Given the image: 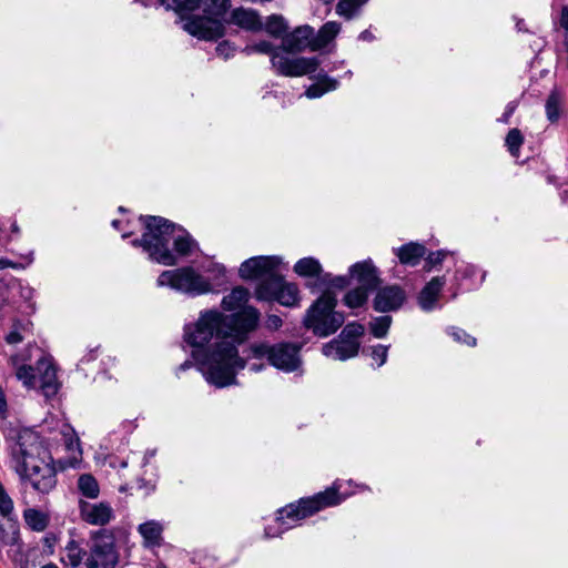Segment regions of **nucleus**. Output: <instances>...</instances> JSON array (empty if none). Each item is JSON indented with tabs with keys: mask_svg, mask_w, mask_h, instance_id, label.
Wrapping results in <instances>:
<instances>
[{
	"mask_svg": "<svg viewBox=\"0 0 568 568\" xmlns=\"http://www.w3.org/2000/svg\"><path fill=\"white\" fill-rule=\"evenodd\" d=\"M343 485L344 483L342 480H336L332 487L327 488L325 491L318 493L310 498H303L296 504H290L285 506L278 510V517L276 518V525L278 526V529L268 527L265 529V536H280V534L284 530L294 527L298 521L314 515L315 513L324 508L341 504L347 496L352 494H339Z\"/></svg>",
	"mask_w": 568,
	"mask_h": 568,
	"instance_id": "39448f33",
	"label": "nucleus"
},
{
	"mask_svg": "<svg viewBox=\"0 0 568 568\" xmlns=\"http://www.w3.org/2000/svg\"><path fill=\"white\" fill-rule=\"evenodd\" d=\"M562 104V97L552 91L546 101V115L550 122H556L559 119Z\"/></svg>",
	"mask_w": 568,
	"mask_h": 568,
	"instance_id": "c756f323",
	"label": "nucleus"
},
{
	"mask_svg": "<svg viewBox=\"0 0 568 568\" xmlns=\"http://www.w3.org/2000/svg\"><path fill=\"white\" fill-rule=\"evenodd\" d=\"M13 509V503L11 498L4 494L0 497V515L8 516Z\"/></svg>",
	"mask_w": 568,
	"mask_h": 568,
	"instance_id": "79ce46f5",
	"label": "nucleus"
},
{
	"mask_svg": "<svg viewBox=\"0 0 568 568\" xmlns=\"http://www.w3.org/2000/svg\"><path fill=\"white\" fill-rule=\"evenodd\" d=\"M189 367H190V363H189V362H185L184 364H182V365L180 366V368H181V369H186V368H189Z\"/></svg>",
	"mask_w": 568,
	"mask_h": 568,
	"instance_id": "13d9d810",
	"label": "nucleus"
},
{
	"mask_svg": "<svg viewBox=\"0 0 568 568\" xmlns=\"http://www.w3.org/2000/svg\"><path fill=\"white\" fill-rule=\"evenodd\" d=\"M118 559L113 539L109 536L95 538L89 554L77 541L70 540L61 557L62 562L72 568H114Z\"/></svg>",
	"mask_w": 568,
	"mask_h": 568,
	"instance_id": "0eeeda50",
	"label": "nucleus"
},
{
	"mask_svg": "<svg viewBox=\"0 0 568 568\" xmlns=\"http://www.w3.org/2000/svg\"><path fill=\"white\" fill-rule=\"evenodd\" d=\"M79 513L83 521L92 526L108 525L114 518V511L106 501L90 503L79 500Z\"/></svg>",
	"mask_w": 568,
	"mask_h": 568,
	"instance_id": "4468645a",
	"label": "nucleus"
},
{
	"mask_svg": "<svg viewBox=\"0 0 568 568\" xmlns=\"http://www.w3.org/2000/svg\"><path fill=\"white\" fill-rule=\"evenodd\" d=\"M7 267L18 268L19 264H17L8 258H0V271L4 270Z\"/></svg>",
	"mask_w": 568,
	"mask_h": 568,
	"instance_id": "3c124183",
	"label": "nucleus"
},
{
	"mask_svg": "<svg viewBox=\"0 0 568 568\" xmlns=\"http://www.w3.org/2000/svg\"><path fill=\"white\" fill-rule=\"evenodd\" d=\"M560 23L568 31V7L562 9Z\"/></svg>",
	"mask_w": 568,
	"mask_h": 568,
	"instance_id": "603ef678",
	"label": "nucleus"
},
{
	"mask_svg": "<svg viewBox=\"0 0 568 568\" xmlns=\"http://www.w3.org/2000/svg\"><path fill=\"white\" fill-rule=\"evenodd\" d=\"M359 351V342L343 338L342 335L336 339L325 344L322 348L323 354L334 361H346L355 357Z\"/></svg>",
	"mask_w": 568,
	"mask_h": 568,
	"instance_id": "f3484780",
	"label": "nucleus"
},
{
	"mask_svg": "<svg viewBox=\"0 0 568 568\" xmlns=\"http://www.w3.org/2000/svg\"><path fill=\"white\" fill-rule=\"evenodd\" d=\"M165 10H173L181 17L203 8L205 17H194L183 23V29L201 40H216L224 36L225 27L217 20L231 7V0H159Z\"/></svg>",
	"mask_w": 568,
	"mask_h": 568,
	"instance_id": "20e7f679",
	"label": "nucleus"
},
{
	"mask_svg": "<svg viewBox=\"0 0 568 568\" xmlns=\"http://www.w3.org/2000/svg\"><path fill=\"white\" fill-rule=\"evenodd\" d=\"M476 272V267L474 265H465L463 271L458 270L457 271V274H460L463 275V277L465 276H470L473 274H475ZM456 278H458V275H456Z\"/></svg>",
	"mask_w": 568,
	"mask_h": 568,
	"instance_id": "8fccbe9b",
	"label": "nucleus"
},
{
	"mask_svg": "<svg viewBox=\"0 0 568 568\" xmlns=\"http://www.w3.org/2000/svg\"><path fill=\"white\" fill-rule=\"evenodd\" d=\"M446 284L445 277H433L420 291L418 295V305L425 312H430L438 307V300L443 287Z\"/></svg>",
	"mask_w": 568,
	"mask_h": 568,
	"instance_id": "6ab92c4d",
	"label": "nucleus"
},
{
	"mask_svg": "<svg viewBox=\"0 0 568 568\" xmlns=\"http://www.w3.org/2000/svg\"><path fill=\"white\" fill-rule=\"evenodd\" d=\"M322 280L325 281V282L329 281L333 286L338 287V288H343V287H345L348 284V281L345 277H342V276H338V277H335V278L331 280V275L329 274H324Z\"/></svg>",
	"mask_w": 568,
	"mask_h": 568,
	"instance_id": "49530a36",
	"label": "nucleus"
},
{
	"mask_svg": "<svg viewBox=\"0 0 568 568\" xmlns=\"http://www.w3.org/2000/svg\"><path fill=\"white\" fill-rule=\"evenodd\" d=\"M247 55L260 53L271 55V62L275 71L284 77H302L316 71L320 62L316 58H290L281 49L275 50L267 40L250 43L244 48Z\"/></svg>",
	"mask_w": 568,
	"mask_h": 568,
	"instance_id": "6e6552de",
	"label": "nucleus"
},
{
	"mask_svg": "<svg viewBox=\"0 0 568 568\" xmlns=\"http://www.w3.org/2000/svg\"><path fill=\"white\" fill-rule=\"evenodd\" d=\"M361 39L363 40H369L371 39V33L368 31H364L361 33Z\"/></svg>",
	"mask_w": 568,
	"mask_h": 568,
	"instance_id": "6e6d98bb",
	"label": "nucleus"
},
{
	"mask_svg": "<svg viewBox=\"0 0 568 568\" xmlns=\"http://www.w3.org/2000/svg\"><path fill=\"white\" fill-rule=\"evenodd\" d=\"M282 326V318L277 315H268L265 321V327L270 331H276Z\"/></svg>",
	"mask_w": 568,
	"mask_h": 568,
	"instance_id": "c03bdc74",
	"label": "nucleus"
},
{
	"mask_svg": "<svg viewBox=\"0 0 568 568\" xmlns=\"http://www.w3.org/2000/svg\"><path fill=\"white\" fill-rule=\"evenodd\" d=\"M120 224H121V221H119V220H114L112 222V225L114 229H116L119 231H123L122 237H128L131 234V232H126L124 229H121Z\"/></svg>",
	"mask_w": 568,
	"mask_h": 568,
	"instance_id": "864d4df0",
	"label": "nucleus"
},
{
	"mask_svg": "<svg viewBox=\"0 0 568 568\" xmlns=\"http://www.w3.org/2000/svg\"><path fill=\"white\" fill-rule=\"evenodd\" d=\"M13 509V503L11 498L4 494L0 497V515L8 516Z\"/></svg>",
	"mask_w": 568,
	"mask_h": 568,
	"instance_id": "a19ab883",
	"label": "nucleus"
},
{
	"mask_svg": "<svg viewBox=\"0 0 568 568\" xmlns=\"http://www.w3.org/2000/svg\"><path fill=\"white\" fill-rule=\"evenodd\" d=\"M294 272L301 277L323 278V267L314 257H303L294 265Z\"/></svg>",
	"mask_w": 568,
	"mask_h": 568,
	"instance_id": "393cba45",
	"label": "nucleus"
},
{
	"mask_svg": "<svg viewBox=\"0 0 568 568\" xmlns=\"http://www.w3.org/2000/svg\"><path fill=\"white\" fill-rule=\"evenodd\" d=\"M263 368H264V365H263V364H261V365L252 364V365L250 366V369H251V371H253V372H260V371H262Z\"/></svg>",
	"mask_w": 568,
	"mask_h": 568,
	"instance_id": "5fc2aeb1",
	"label": "nucleus"
},
{
	"mask_svg": "<svg viewBox=\"0 0 568 568\" xmlns=\"http://www.w3.org/2000/svg\"><path fill=\"white\" fill-rule=\"evenodd\" d=\"M161 287H170L176 292L197 296L212 291L211 282L193 267H180L162 272L156 281Z\"/></svg>",
	"mask_w": 568,
	"mask_h": 568,
	"instance_id": "9b49d317",
	"label": "nucleus"
},
{
	"mask_svg": "<svg viewBox=\"0 0 568 568\" xmlns=\"http://www.w3.org/2000/svg\"><path fill=\"white\" fill-rule=\"evenodd\" d=\"M368 0H339L336 6V13L345 19H352L362 6Z\"/></svg>",
	"mask_w": 568,
	"mask_h": 568,
	"instance_id": "c85d7f7f",
	"label": "nucleus"
},
{
	"mask_svg": "<svg viewBox=\"0 0 568 568\" xmlns=\"http://www.w3.org/2000/svg\"><path fill=\"white\" fill-rule=\"evenodd\" d=\"M372 358L376 363L377 367L383 366L388 356V347L385 345H376L372 347Z\"/></svg>",
	"mask_w": 568,
	"mask_h": 568,
	"instance_id": "58836bf2",
	"label": "nucleus"
},
{
	"mask_svg": "<svg viewBox=\"0 0 568 568\" xmlns=\"http://www.w3.org/2000/svg\"><path fill=\"white\" fill-rule=\"evenodd\" d=\"M156 568H166V567L163 565H159Z\"/></svg>",
	"mask_w": 568,
	"mask_h": 568,
	"instance_id": "680f3d73",
	"label": "nucleus"
},
{
	"mask_svg": "<svg viewBox=\"0 0 568 568\" xmlns=\"http://www.w3.org/2000/svg\"><path fill=\"white\" fill-rule=\"evenodd\" d=\"M142 237L132 241L133 246H141L151 261L162 265H175L178 256L185 257L197 250V244L190 234L161 216H141Z\"/></svg>",
	"mask_w": 568,
	"mask_h": 568,
	"instance_id": "7ed1b4c3",
	"label": "nucleus"
},
{
	"mask_svg": "<svg viewBox=\"0 0 568 568\" xmlns=\"http://www.w3.org/2000/svg\"><path fill=\"white\" fill-rule=\"evenodd\" d=\"M63 436L65 437V447L71 454V459L68 463L70 466H74L77 463H79L81 458V449L79 446L78 438L73 437V434L69 427L64 426V430L62 432Z\"/></svg>",
	"mask_w": 568,
	"mask_h": 568,
	"instance_id": "473e14b6",
	"label": "nucleus"
},
{
	"mask_svg": "<svg viewBox=\"0 0 568 568\" xmlns=\"http://www.w3.org/2000/svg\"><path fill=\"white\" fill-rule=\"evenodd\" d=\"M368 291L365 287L358 286L352 291H349L344 296V303L349 308H357L363 306L368 297Z\"/></svg>",
	"mask_w": 568,
	"mask_h": 568,
	"instance_id": "7c9ffc66",
	"label": "nucleus"
},
{
	"mask_svg": "<svg viewBox=\"0 0 568 568\" xmlns=\"http://www.w3.org/2000/svg\"><path fill=\"white\" fill-rule=\"evenodd\" d=\"M254 296L257 301H277L286 307L296 306L300 302L297 285L285 282L280 274L267 281H261L255 288Z\"/></svg>",
	"mask_w": 568,
	"mask_h": 568,
	"instance_id": "f8f14e48",
	"label": "nucleus"
},
{
	"mask_svg": "<svg viewBox=\"0 0 568 568\" xmlns=\"http://www.w3.org/2000/svg\"><path fill=\"white\" fill-rule=\"evenodd\" d=\"M282 264V258L276 255L272 256H254L245 260L240 268L239 274L243 280L267 281L273 276H277L276 268Z\"/></svg>",
	"mask_w": 568,
	"mask_h": 568,
	"instance_id": "ddd939ff",
	"label": "nucleus"
},
{
	"mask_svg": "<svg viewBox=\"0 0 568 568\" xmlns=\"http://www.w3.org/2000/svg\"><path fill=\"white\" fill-rule=\"evenodd\" d=\"M10 466L23 485L41 494H48L57 484L53 457L33 429L17 433L10 445Z\"/></svg>",
	"mask_w": 568,
	"mask_h": 568,
	"instance_id": "f03ea898",
	"label": "nucleus"
},
{
	"mask_svg": "<svg viewBox=\"0 0 568 568\" xmlns=\"http://www.w3.org/2000/svg\"><path fill=\"white\" fill-rule=\"evenodd\" d=\"M216 52L220 57L227 59L234 52V48L229 42H221L216 47Z\"/></svg>",
	"mask_w": 568,
	"mask_h": 568,
	"instance_id": "a18cd8bd",
	"label": "nucleus"
},
{
	"mask_svg": "<svg viewBox=\"0 0 568 568\" xmlns=\"http://www.w3.org/2000/svg\"><path fill=\"white\" fill-rule=\"evenodd\" d=\"M265 31L276 38H281L287 30V23L282 16L272 14L264 26Z\"/></svg>",
	"mask_w": 568,
	"mask_h": 568,
	"instance_id": "2f4dec72",
	"label": "nucleus"
},
{
	"mask_svg": "<svg viewBox=\"0 0 568 568\" xmlns=\"http://www.w3.org/2000/svg\"><path fill=\"white\" fill-rule=\"evenodd\" d=\"M314 30L310 26L297 27L293 32L283 37L281 51L286 53L301 52L305 48H312Z\"/></svg>",
	"mask_w": 568,
	"mask_h": 568,
	"instance_id": "a211bd4d",
	"label": "nucleus"
},
{
	"mask_svg": "<svg viewBox=\"0 0 568 568\" xmlns=\"http://www.w3.org/2000/svg\"><path fill=\"white\" fill-rule=\"evenodd\" d=\"M337 87V80L326 74H320L317 81L307 88V90L305 91V95L308 99L321 98L323 94L336 90Z\"/></svg>",
	"mask_w": 568,
	"mask_h": 568,
	"instance_id": "a878e982",
	"label": "nucleus"
},
{
	"mask_svg": "<svg viewBox=\"0 0 568 568\" xmlns=\"http://www.w3.org/2000/svg\"><path fill=\"white\" fill-rule=\"evenodd\" d=\"M349 275L361 284L359 286L366 290H372L378 284L377 270L371 260L352 265Z\"/></svg>",
	"mask_w": 568,
	"mask_h": 568,
	"instance_id": "aec40b11",
	"label": "nucleus"
},
{
	"mask_svg": "<svg viewBox=\"0 0 568 568\" xmlns=\"http://www.w3.org/2000/svg\"><path fill=\"white\" fill-rule=\"evenodd\" d=\"M336 303L332 293H324L308 308L304 318L305 326L320 337L335 333L345 321L344 315L334 310Z\"/></svg>",
	"mask_w": 568,
	"mask_h": 568,
	"instance_id": "1a4fd4ad",
	"label": "nucleus"
},
{
	"mask_svg": "<svg viewBox=\"0 0 568 568\" xmlns=\"http://www.w3.org/2000/svg\"><path fill=\"white\" fill-rule=\"evenodd\" d=\"M77 487L79 493L85 498L95 499L99 497L100 486L91 474L80 475Z\"/></svg>",
	"mask_w": 568,
	"mask_h": 568,
	"instance_id": "bb28decb",
	"label": "nucleus"
},
{
	"mask_svg": "<svg viewBox=\"0 0 568 568\" xmlns=\"http://www.w3.org/2000/svg\"><path fill=\"white\" fill-rule=\"evenodd\" d=\"M248 298V290L237 286L222 298L221 306L226 312H235L234 314H239L248 307L246 305Z\"/></svg>",
	"mask_w": 568,
	"mask_h": 568,
	"instance_id": "412c9836",
	"label": "nucleus"
},
{
	"mask_svg": "<svg viewBox=\"0 0 568 568\" xmlns=\"http://www.w3.org/2000/svg\"><path fill=\"white\" fill-rule=\"evenodd\" d=\"M42 568H59V567L54 564H47Z\"/></svg>",
	"mask_w": 568,
	"mask_h": 568,
	"instance_id": "4d7b16f0",
	"label": "nucleus"
},
{
	"mask_svg": "<svg viewBox=\"0 0 568 568\" xmlns=\"http://www.w3.org/2000/svg\"><path fill=\"white\" fill-rule=\"evenodd\" d=\"M138 531L143 538V546L146 548L160 547L163 541V525L156 520H148L138 527Z\"/></svg>",
	"mask_w": 568,
	"mask_h": 568,
	"instance_id": "4be33fe9",
	"label": "nucleus"
},
{
	"mask_svg": "<svg viewBox=\"0 0 568 568\" xmlns=\"http://www.w3.org/2000/svg\"><path fill=\"white\" fill-rule=\"evenodd\" d=\"M452 336L455 341L464 343L468 346H474L476 344V339L469 336L466 332L459 328H453L450 332Z\"/></svg>",
	"mask_w": 568,
	"mask_h": 568,
	"instance_id": "ea45409f",
	"label": "nucleus"
},
{
	"mask_svg": "<svg viewBox=\"0 0 568 568\" xmlns=\"http://www.w3.org/2000/svg\"><path fill=\"white\" fill-rule=\"evenodd\" d=\"M365 328L362 324L357 322L348 323L343 331L341 332V335L343 338H348L353 341H358V338L364 334Z\"/></svg>",
	"mask_w": 568,
	"mask_h": 568,
	"instance_id": "c9c22d12",
	"label": "nucleus"
},
{
	"mask_svg": "<svg viewBox=\"0 0 568 568\" xmlns=\"http://www.w3.org/2000/svg\"><path fill=\"white\" fill-rule=\"evenodd\" d=\"M17 539L18 532L16 526L12 523H8L7 527L0 526V540L3 544H14Z\"/></svg>",
	"mask_w": 568,
	"mask_h": 568,
	"instance_id": "e433bc0d",
	"label": "nucleus"
},
{
	"mask_svg": "<svg viewBox=\"0 0 568 568\" xmlns=\"http://www.w3.org/2000/svg\"><path fill=\"white\" fill-rule=\"evenodd\" d=\"M341 31V24L336 21L326 22L312 40V50H321L331 43Z\"/></svg>",
	"mask_w": 568,
	"mask_h": 568,
	"instance_id": "b1692460",
	"label": "nucleus"
},
{
	"mask_svg": "<svg viewBox=\"0 0 568 568\" xmlns=\"http://www.w3.org/2000/svg\"><path fill=\"white\" fill-rule=\"evenodd\" d=\"M260 312L247 307L227 316L219 310H204L184 326V341L207 383L222 388L236 383L237 372L245 367L237 346L254 331Z\"/></svg>",
	"mask_w": 568,
	"mask_h": 568,
	"instance_id": "f257e3e1",
	"label": "nucleus"
},
{
	"mask_svg": "<svg viewBox=\"0 0 568 568\" xmlns=\"http://www.w3.org/2000/svg\"><path fill=\"white\" fill-rule=\"evenodd\" d=\"M517 108V103L516 102H510L507 106H506V110H505V113L503 114V116L499 119L501 122H508L509 118L511 116V114L514 113V111L516 110Z\"/></svg>",
	"mask_w": 568,
	"mask_h": 568,
	"instance_id": "de8ad7c7",
	"label": "nucleus"
},
{
	"mask_svg": "<svg viewBox=\"0 0 568 568\" xmlns=\"http://www.w3.org/2000/svg\"><path fill=\"white\" fill-rule=\"evenodd\" d=\"M27 359L22 354L11 357L17 379L27 388L40 389L48 398L54 396L60 388V382L52 357L42 355L37 359L36 367L28 365Z\"/></svg>",
	"mask_w": 568,
	"mask_h": 568,
	"instance_id": "423d86ee",
	"label": "nucleus"
},
{
	"mask_svg": "<svg viewBox=\"0 0 568 568\" xmlns=\"http://www.w3.org/2000/svg\"><path fill=\"white\" fill-rule=\"evenodd\" d=\"M12 231L13 232H18L19 231V229H18V226L16 224L12 225Z\"/></svg>",
	"mask_w": 568,
	"mask_h": 568,
	"instance_id": "052dcab7",
	"label": "nucleus"
},
{
	"mask_svg": "<svg viewBox=\"0 0 568 568\" xmlns=\"http://www.w3.org/2000/svg\"><path fill=\"white\" fill-rule=\"evenodd\" d=\"M226 22L248 32H257L263 29L262 17L257 10L237 7L230 11Z\"/></svg>",
	"mask_w": 568,
	"mask_h": 568,
	"instance_id": "2eb2a0df",
	"label": "nucleus"
},
{
	"mask_svg": "<svg viewBox=\"0 0 568 568\" xmlns=\"http://www.w3.org/2000/svg\"><path fill=\"white\" fill-rule=\"evenodd\" d=\"M393 251L400 264L408 266H416L426 254V247L414 242L404 244Z\"/></svg>",
	"mask_w": 568,
	"mask_h": 568,
	"instance_id": "5701e85b",
	"label": "nucleus"
},
{
	"mask_svg": "<svg viewBox=\"0 0 568 568\" xmlns=\"http://www.w3.org/2000/svg\"><path fill=\"white\" fill-rule=\"evenodd\" d=\"M406 300L405 292L397 285L381 288L374 298V308L386 313L398 310Z\"/></svg>",
	"mask_w": 568,
	"mask_h": 568,
	"instance_id": "dca6fc26",
	"label": "nucleus"
},
{
	"mask_svg": "<svg viewBox=\"0 0 568 568\" xmlns=\"http://www.w3.org/2000/svg\"><path fill=\"white\" fill-rule=\"evenodd\" d=\"M7 342L9 344H18L20 343L23 338L22 336L18 333V332H11L10 334L7 335L6 337Z\"/></svg>",
	"mask_w": 568,
	"mask_h": 568,
	"instance_id": "09e8293b",
	"label": "nucleus"
},
{
	"mask_svg": "<svg viewBox=\"0 0 568 568\" xmlns=\"http://www.w3.org/2000/svg\"><path fill=\"white\" fill-rule=\"evenodd\" d=\"M23 517L32 530L43 531L48 526V516L38 509L29 508L24 510Z\"/></svg>",
	"mask_w": 568,
	"mask_h": 568,
	"instance_id": "cd10ccee",
	"label": "nucleus"
},
{
	"mask_svg": "<svg viewBox=\"0 0 568 568\" xmlns=\"http://www.w3.org/2000/svg\"><path fill=\"white\" fill-rule=\"evenodd\" d=\"M390 324L392 317L388 315H384L372 320L369 323V328L372 334L376 338H383L387 335Z\"/></svg>",
	"mask_w": 568,
	"mask_h": 568,
	"instance_id": "72a5a7b5",
	"label": "nucleus"
},
{
	"mask_svg": "<svg viewBox=\"0 0 568 568\" xmlns=\"http://www.w3.org/2000/svg\"><path fill=\"white\" fill-rule=\"evenodd\" d=\"M253 358L266 359L267 363L285 373H302V358L300 348L292 343L268 344L266 342L253 343L250 346Z\"/></svg>",
	"mask_w": 568,
	"mask_h": 568,
	"instance_id": "9d476101",
	"label": "nucleus"
},
{
	"mask_svg": "<svg viewBox=\"0 0 568 568\" xmlns=\"http://www.w3.org/2000/svg\"><path fill=\"white\" fill-rule=\"evenodd\" d=\"M524 142V136L518 129H511L506 136V145L514 158L519 156V148Z\"/></svg>",
	"mask_w": 568,
	"mask_h": 568,
	"instance_id": "f704fd0d",
	"label": "nucleus"
},
{
	"mask_svg": "<svg viewBox=\"0 0 568 568\" xmlns=\"http://www.w3.org/2000/svg\"><path fill=\"white\" fill-rule=\"evenodd\" d=\"M453 253L449 251L440 250L437 252H432L427 255L426 258V270L430 271L432 267L440 264L448 255H452Z\"/></svg>",
	"mask_w": 568,
	"mask_h": 568,
	"instance_id": "4c0bfd02",
	"label": "nucleus"
},
{
	"mask_svg": "<svg viewBox=\"0 0 568 568\" xmlns=\"http://www.w3.org/2000/svg\"><path fill=\"white\" fill-rule=\"evenodd\" d=\"M4 494H6L4 488H3V486L0 484V497H1L2 495H4Z\"/></svg>",
	"mask_w": 568,
	"mask_h": 568,
	"instance_id": "bf43d9fd",
	"label": "nucleus"
},
{
	"mask_svg": "<svg viewBox=\"0 0 568 568\" xmlns=\"http://www.w3.org/2000/svg\"><path fill=\"white\" fill-rule=\"evenodd\" d=\"M205 271L207 273H211L213 274L214 278H221V277H224L225 276V273H226V270L224 267V265L222 264H219V263H212L210 264Z\"/></svg>",
	"mask_w": 568,
	"mask_h": 568,
	"instance_id": "37998d69",
	"label": "nucleus"
}]
</instances>
